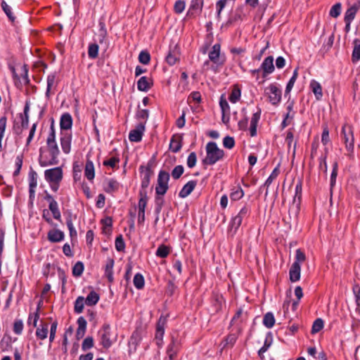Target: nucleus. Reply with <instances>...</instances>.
Here are the masks:
<instances>
[{"label": "nucleus", "instance_id": "nucleus-24", "mask_svg": "<svg viewBox=\"0 0 360 360\" xmlns=\"http://www.w3.org/2000/svg\"><path fill=\"white\" fill-rule=\"evenodd\" d=\"M300 272H301V266L300 264L297 262H293L292 264L290 271L289 276L290 280L291 282H297L300 278Z\"/></svg>", "mask_w": 360, "mask_h": 360}, {"label": "nucleus", "instance_id": "nucleus-49", "mask_svg": "<svg viewBox=\"0 0 360 360\" xmlns=\"http://www.w3.org/2000/svg\"><path fill=\"white\" fill-rule=\"evenodd\" d=\"M56 76L55 73L51 74L47 77V88L46 91V96L47 98L50 97L51 88L56 86Z\"/></svg>", "mask_w": 360, "mask_h": 360}, {"label": "nucleus", "instance_id": "nucleus-34", "mask_svg": "<svg viewBox=\"0 0 360 360\" xmlns=\"http://www.w3.org/2000/svg\"><path fill=\"white\" fill-rule=\"evenodd\" d=\"M142 337L141 332L138 330H135L129 339V347H134V351H136L137 346L140 344Z\"/></svg>", "mask_w": 360, "mask_h": 360}, {"label": "nucleus", "instance_id": "nucleus-44", "mask_svg": "<svg viewBox=\"0 0 360 360\" xmlns=\"http://www.w3.org/2000/svg\"><path fill=\"white\" fill-rule=\"evenodd\" d=\"M84 297L82 296H79L74 303V311L76 314H81L84 310Z\"/></svg>", "mask_w": 360, "mask_h": 360}, {"label": "nucleus", "instance_id": "nucleus-31", "mask_svg": "<svg viewBox=\"0 0 360 360\" xmlns=\"http://www.w3.org/2000/svg\"><path fill=\"white\" fill-rule=\"evenodd\" d=\"M49 324L47 323H41L36 330V336L37 339L44 340L48 337Z\"/></svg>", "mask_w": 360, "mask_h": 360}, {"label": "nucleus", "instance_id": "nucleus-17", "mask_svg": "<svg viewBox=\"0 0 360 360\" xmlns=\"http://www.w3.org/2000/svg\"><path fill=\"white\" fill-rule=\"evenodd\" d=\"M204 5V0H191L187 13L188 15H195L201 13Z\"/></svg>", "mask_w": 360, "mask_h": 360}, {"label": "nucleus", "instance_id": "nucleus-58", "mask_svg": "<svg viewBox=\"0 0 360 360\" xmlns=\"http://www.w3.org/2000/svg\"><path fill=\"white\" fill-rule=\"evenodd\" d=\"M184 168L182 165H176L172 171L171 175L174 180L179 179L184 174Z\"/></svg>", "mask_w": 360, "mask_h": 360}, {"label": "nucleus", "instance_id": "nucleus-57", "mask_svg": "<svg viewBox=\"0 0 360 360\" xmlns=\"http://www.w3.org/2000/svg\"><path fill=\"white\" fill-rule=\"evenodd\" d=\"M323 326H324L323 321L321 318L316 319L314 321L312 327H311V334H315V333H319L323 328Z\"/></svg>", "mask_w": 360, "mask_h": 360}, {"label": "nucleus", "instance_id": "nucleus-40", "mask_svg": "<svg viewBox=\"0 0 360 360\" xmlns=\"http://www.w3.org/2000/svg\"><path fill=\"white\" fill-rule=\"evenodd\" d=\"M302 191V181H301V180H299L295 186V196L293 198V204L297 203V207H299V205L301 202Z\"/></svg>", "mask_w": 360, "mask_h": 360}, {"label": "nucleus", "instance_id": "nucleus-50", "mask_svg": "<svg viewBox=\"0 0 360 360\" xmlns=\"http://www.w3.org/2000/svg\"><path fill=\"white\" fill-rule=\"evenodd\" d=\"M169 248L164 244H162L158 248L155 255L158 257L165 258L169 255Z\"/></svg>", "mask_w": 360, "mask_h": 360}, {"label": "nucleus", "instance_id": "nucleus-9", "mask_svg": "<svg viewBox=\"0 0 360 360\" xmlns=\"http://www.w3.org/2000/svg\"><path fill=\"white\" fill-rule=\"evenodd\" d=\"M46 150L51 153L52 156H53V158H55L56 156L58 157L60 150L56 141V132L53 124H51L50 127V131L46 139Z\"/></svg>", "mask_w": 360, "mask_h": 360}, {"label": "nucleus", "instance_id": "nucleus-60", "mask_svg": "<svg viewBox=\"0 0 360 360\" xmlns=\"http://www.w3.org/2000/svg\"><path fill=\"white\" fill-rule=\"evenodd\" d=\"M150 60V53L147 51H141L139 55V61L143 65H148Z\"/></svg>", "mask_w": 360, "mask_h": 360}, {"label": "nucleus", "instance_id": "nucleus-22", "mask_svg": "<svg viewBox=\"0 0 360 360\" xmlns=\"http://www.w3.org/2000/svg\"><path fill=\"white\" fill-rule=\"evenodd\" d=\"M183 137L181 135H173L169 143V149L173 153H178L182 147Z\"/></svg>", "mask_w": 360, "mask_h": 360}, {"label": "nucleus", "instance_id": "nucleus-16", "mask_svg": "<svg viewBox=\"0 0 360 360\" xmlns=\"http://www.w3.org/2000/svg\"><path fill=\"white\" fill-rule=\"evenodd\" d=\"M260 69L262 70V77L265 78L269 74H271L274 70V57L269 56L266 57L262 62Z\"/></svg>", "mask_w": 360, "mask_h": 360}, {"label": "nucleus", "instance_id": "nucleus-13", "mask_svg": "<svg viewBox=\"0 0 360 360\" xmlns=\"http://www.w3.org/2000/svg\"><path fill=\"white\" fill-rule=\"evenodd\" d=\"M60 141L63 153L68 154L71 150L72 133L68 131H60Z\"/></svg>", "mask_w": 360, "mask_h": 360}, {"label": "nucleus", "instance_id": "nucleus-15", "mask_svg": "<svg viewBox=\"0 0 360 360\" xmlns=\"http://www.w3.org/2000/svg\"><path fill=\"white\" fill-rule=\"evenodd\" d=\"M145 131V123H139L129 134V139L132 142H139L142 139Z\"/></svg>", "mask_w": 360, "mask_h": 360}, {"label": "nucleus", "instance_id": "nucleus-45", "mask_svg": "<svg viewBox=\"0 0 360 360\" xmlns=\"http://www.w3.org/2000/svg\"><path fill=\"white\" fill-rule=\"evenodd\" d=\"M263 324L267 328H271L275 324V318L271 312H267L263 318Z\"/></svg>", "mask_w": 360, "mask_h": 360}, {"label": "nucleus", "instance_id": "nucleus-41", "mask_svg": "<svg viewBox=\"0 0 360 360\" xmlns=\"http://www.w3.org/2000/svg\"><path fill=\"white\" fill-rule=\"evenodd\" d=\"M297 77H298V68L295 69V70L293 71L292 76L291 77V78L290 79V80L288 81V82L286 85L285 90V96L288 95L291 91Z\"/></svg>", "mask_w": 360, "mask_h": 360}, {"label": "nucleus", "instance_id": "nucleus-39", "mask_svg": "<svg viewBox=\"0 0 360 360\" xmlns=\"http://www.w3.org/2000/svg\"><path fill=\"white\" fill-rule=\"evenodd\" d=\"M99 299L100 297L98 294L94 290H92L89 293L86 298L84 299L85 304L87 306H94L98 303Z\"/></svg>", "mask_w": 360, "mask_h": 360}, {"label": "nucleus", "instance_id": "nucleus-52", "mask_svg": "<svg viewBox=\"0 0 360 360\" xmlns=\"http://www.w3.org/2000/svg\"><path fill=\"white\" fill-rule=\"evenodd\" d=\"M179 349V344L176 338L172 335L171 342L167 348V352H178Z\"/></svg>", "mask_w": 360, "mask_h": 360}, {"label": "nucleus", "instance_id": "nucleus-54", "mask_svg": "<svg viewBox=\"0 0 360 360\" xmlns=\"http://www.w3.org/2000/svg\"><path fill=\"white\" fill-rule=\"evenodd\" d=\"M1 6L2 10L6 13V15H7L8 19L11 22H13L15 20V15H13V13L11 11V6H8L4 0H3L1 1Z\"/></svg>", "mask_w": 360, "mask_h": 360}, {"label": "nucleus", "instance_id": "nucleus-10", "mask_svg": "<svg viewBox=\"0 0 360 360\" xmlns=\"http://www.w3.org/2000/svg\"><path fill=\"white\" fill-rule=\"evenodd\" d=\"M341 134L343 136V140L347 150L349 153H352L354 150V135L352 127L351 126H343L342 127Z\"/></svg>", "mask_w": 360, "mask_h": 360}, {"label": "nucleus", "instance_id": "nucleus-47", "mask_svg": "<svg viewBox=\"0 0 360 360\" xmlns=\"http://www.w3.org/2000/svg\"><path fill=\"white\" fill-rule=\"evenodd\" d=\"M243 11L242 8H237L235 11L234 15L230 18L226 22L225 25L229 27L231 25L233 22L243 19Z\"/></svg>", "mask_w": 360, "mask_h": 360}, {"label": "nucleus", "instance_id": "nucleus-55", "mask_svg": "<svg viewBox=\"0 0 360 360\" xmlns=\"http://www.w3.org/2000/svg\"><path fill=\"white\" fill-rule=\"evenodd\" d=\"M84 264L82 262H77L72 267V275L76 277L81 276L84 271Z\"/></svg>", "mask_w": 360, "mask_h": 360}, {"label": "nucleus", "instance_id": "nucleus-3", "mask_svg": "<svg viewBox=\"0 0 360 360\" xmlns=\"http://www.w3.org/2000/svg\"><path fill=\"white\" fill-rule=\"evenodd\" d=\"M250 214V207L248 204H245L238 213L231 219L229 223L230 231L233 232V234L236 233L239 227L242 224L243 220L248 218Z\"/></svg>", "mask_w": 360, "mask_h": 360}, {"label": "nucleus", "instance_id": "nucleus-27", "mask_svg": "<svg viewBox=\"0 0 360 360\" xmlns=\"http://www.w3.org/2000/svg\"><path fill=\"white\" fill-rule=\"evenodd\" d=\"M84 176L89 181H92L95 177L94 165L88 156L86 157V162L84 168Z\"/></svg>", "mask_w": 360, "mask_h": 360}, {"label": "nucleus", "instance_id": "nucleus-63", "mask_svg": "<svg viewBox=\"0 0 360 360\" xmlns=\"http://www.w3.org/2000/svg\"><path fill=\"white\" fill-rule=\"evenodd\" d=\"M223 146L228 149H232L235 146V139L233 137L226 136L223 139Z\"/></svg>", "mask_w": 360, "mask_h": 360}, {"label": "nucleus", "instance_id": "nucleus-35", "mask_svg": "<svg viewBox=\"0 0 360 360\" xmlns=\"http://www.w3.org/2000/svg\"><path fill=\"white\" fill-rule=\"evenodd\" d=\"M272 343V337L271 333H269L266 337L264 345L259 349L258 355L262 360L264 359V353H265Z\"/></svg>", "mask_w": 360, "mask_h": 360}, {"label": "nucleus", "instance_id": "nucleus-26", "mask_svg": "<svg viewBox=\"0 0 360 360\" xmlns=\"http://www.w3.org/2000/svg\"><path fill=\"white\" fill-rule=\"evenodd\" d=\"M152 85V79L146 76L141 77L137 82V88L141 91H148L151 88Z\"/></svg>", "mask_w": 360, "mask_h": 360}, {"label": "nucleus", "instance_id": "nucleus-28", "mask_svg": "<svg viewBox=\"0 0 360 360\" xmlns=\"http://www.w3.org/2000/svg\"><path fill=\"white\" fill-rule=\"evenodd\" d=\"M280 173V170H279V165H278L276 167L274 168V169L272 171V172L271 173L270 176L267 178V179L265 181L264 184L260 186L259 189L261 190L263 187H266V193H265V195L266 196L268 195V193H269V187L270 186V185L272 184L273 181L274 179H276L278 174Z\"/></svg>", "mask_w": 360, "mask_h": 360}, {"label": "nucleus", "instance_id": "nucleus-62", "mask_svg": "<svg viewBox=\"0 0 360 360\" xmlns=\"http://www.w3.org/2000/svg\"><path fill=\"white\" fill-rule=\"evenodd\" d=\"M115 248L118 252H122L125 249V243L122 235L118 236L115 238Z\"/></svg>", "mask_w": 360, "mask_h": 360}, {"label": "nucleus", "instance_id": "nucleus-51", "mask_svg": "<svg viewBox=\"0 0 360 360\" xmlns=\"http://www.w3.org/2000/svg\"><path fill=\"white\" fill-rule=\"evenodd\" d=\"M98 45L96 43L90 44L88 47V56L91 59H95L98 56Z\"/></svg>", "mask_w": 360, "mask_h": 360}, {"label": "nucleus", "instance_id": "nucleus-14", "mask_svg": "<svg viewBox=\"0 0 360 360\" xmlns=\"http://www.w3.org/2000/svg\"><path fill=\"white\" fill-rule=\"evenodd\" d=\"M180 59V53L177 45L169 47V52L165 58L167 63L172 66L175 65Z\"/></svg>", "mask_w": 360, "mask_h": 360}, {"label": "nucleus", "instance_id": "nucleus-37", "mask_svg": "<svg viewBox=\"0 0 360 360\" xmlns=\"http://www.w3.org/2000/svg\"><path fill=\"white\" fill-rule=\"evenodd\" d=\"M244 195V191L240 186H234L231 188L230 198L233 201L241 199Z\"/></svg>", "mask_w": 360, "mask_h": 360}, {"label": "nucleus", "instance_id": "nucleus-56", "mask_svg": "<svg viewBox=\"0 0 360 360\" xmlns=\"http://www.w3.org/2000/svg\"><path fill=\"white\" fill-rule=\"evenodd\" d=\"M66 224L68 228V230L70 231V236L72 238H75L77 236V231L75 230L73 223H72V215L69 214L66 217Z\"/></svg>", "mask_w": 360, "mask_h": 360}, {"label": "nucleus", "instance_id": "nucleus-53", "mask_svg": "<svg viewBox=\"0 0 360 360\" xmlns=\"http://www.w3.org/2000/svg\"><path fill=\"white\" fill-rule=\"evenodd\" d=\"M219 106L221 110V114L231 113V108L225 96L222 94L219 99Z\"/></svg>", "mask_w": 360, "mask_h": 360}, {"label": "nucleus", "instance_id": "nucleus-12", "mask_svg": "<svg viewBox=\"0 0 360 360\" xmlns=\"http://www.w3.org/2000/svg\"><path fill=\"white\" fill-rule=\"evenodd\" d=\"M63 176V169L60 167L49 169L44 172V178L48 182H60Z\"/></svg>", "mask_w": 360, "mask_h": 360}, {"label": "nucleus", "instance_id": "nucleus-64", "mask_svg": "<svg viewBox=\"0 0 360 360\" xmlns=\"http://www.w3.org/2000/svg\"><path fill=\"white\" fill-rule=\"evenodd\" d=\"M185 6H186L185 1L177 0L174 4V11L176 13L180 14L184 11Z\"/></svg>", "mask_w": 360, "mask_h": 360}, {"label": "nucleus", "instance_id": "nucleus-8", "mask_svg": "<svg viewBox=\"0 0 360 360\" xmlns=\"http://www.w3.org/2000/svg\"><path fill=\"white\" fill-rule=\"evenodd\" d=\"M167 321V317L161 315L156 324L155 340L158 347H161L163 345V337Z\"/></svg>", "mask_w": 360, "mask_h": 360}, {"label": "nucleus", "instance_id": "nucleus-43", "mask_svg": "<svg viewBox=\"0 0 360 360\" xmlns=\"http://www.w3.org/2000/svg\"><path fill=\"white\" fill-rule=\"evenodd\" d=\"M99 27H100V29L98 30V34L97 36L98 37L97 41H98V43L103 44L106 39L108 32H107V30L105 28V23L103 22H99Z\"/></svg>", "mask_w": 360, "mask_h": 360}, {"label": "nucleus", "instance_id": "nucleus-61", "mask_svg": "<svg viewBox=\"0 0 360 360\" xmlns=\"http://www.w3.org/2000/svg\"><path fill=\"white\" fill-rule=\"evenodd\" d=\"M342 4L340 3H336L332 6L330 10V15L333 18H338L341 13Z\"/></svg>", "mask_w": 360, "mask_h": 360}, {"label": "nucleus", "instance_id": "nucleus-38", "mask_svg": "<svg viewBox=\"0 0 360 360\" xmlns=\"http://www.w3.org/2000/svg\"><path fill=\"white\" fill-rule=\"evenodd\" d=\"M354 49L352 54V61L356 63L360 60V39H355L353 41Z\"/></svg>", "mask_w": 360, "mask_h": 360}, {"label": "nucleus", "instance_id": "nucleus-59", "mask_svg": "<svg viewBox=\"0 0 360 360\" xmlns=\"http://www.w3.org/2000/svg\"><path fill=\"white\" fill-rule=\"evenodd\" d=\"M94 345V338L92 337L88 336L86 337L82 343V349L85 352L91 348H92Z\"/></svg>", "mask_w": 360, "mask_h": 360}, {"label": "nucleus", "instance_id": "nucleus-20", "mask_svg": "<svg viewBox=\"0 0 360 360\" xmlns=\"http://www.w3.org/2000/svg\"><path fill=\"white\" fill-rule=\"evenodd\" d=\"M28 179L30 197L32 198L34 196L35 188L37 186V174L32 168L29 172Z\"/></svg>", "mask_w": 360, "mask_h": 360}, {"label": "nucleus", "instance_id": "nucleus-2", "mask_svg": "<svg viewBox=\"0 0 360 360\" xmlns=\"http://www.w3.org/2000/svg\"><path fill=\"white\" fill-rule=\"evenodd\" d=\"M154 166L155 160L153 158L147 162L146 165H141L139 167V170L141 177L140 190L147 191V188L149 186L150 183V179L154 174Z\"/></svg>", "mask_w": 360, "mask_h": 360}, {"label": "nucleus", "instance_id": "nucleus-32", "mask_svg": "<svg viewBox=\"0 0 360 360\" xmlns=\"http://www.w3.org/2000/svg\"><path fill=\"white\" fill-rule=\"evenodd\" d=\"M310 89L312 92L314 94L316 99L319 101L321 99L323 96L322 87L320 83L315 79H312L310 82Z\"/></svg>", "mask_w": 360, "mask_h": 360}, {"label": "nucleus", "instance_id": "nucleus-7", "mask_svg": "<svg viewBox=\"0 0 360 360\" xmlns=\"http://www.w3.org/2000/svg\"><path fill=\"white\" fill-rule=\"evenodd\" d=\"M58 163V156L53 158L51 153L46 148H39V164L41 167H45L50 165H55Z\"/></svg>", "mask_w": 360, "mask_h": 360}, {"label": "nucleus", "instance_id": "nucleus-48", "mask_svg": "<svg viewBox=\"0 0 360 360\" xmlns=\"http://www.w3.org/2000/svg\"><path fill=\"white\" fill-rule=\"evenodd\" d=\"M49 208L52 212L53 218L57 220H60L61 214L58 208V202L56 200L49 203Z\"/></svg>", "mask_w": 360, "mask_h": 360}, {"label": "nucleus", "instance_id": "nucleus-4", "mask_svg": "<svg viewBox=\"0 0 360 360\" xmlns=\"http://www.w3.org/2000/svg\"><path fill=\"white\" fill-rule=\"evenodd\" d=\"M221 46L219 44H215L212 50L208 53L210 60L212 62L215 66H212V69L216 72L217 68L222 67L225 63V57L220 56Z\"/></svg>", "mask_w": 360, "mask_h": 360}, {"label": "nucleus", "instance_id": "nucleus-33", "mask_svg": "<svg viewBox=\"0 0 360 360\" xmlns=\"http://www.w3.org/2000/svg\"><path fill=\"white\" fill-rule=\"evenodd\" d=\"M120 188V183L114 179H110L106 181V185L104 190L108 193H113L117 192Z\"/></svg>", "mask_w": 360, "mask_h": 360}, {"label": "nucleus", "instance_id": "nucleus-21", "mask_svg": "<svg viewBox=\"0 0 360 360\" xmlns=\"http://www.w3.org/2000/svg\"><path fill=\"white\" fill-rule=\"evenodd\" d=\"M47 238L51 243H59L64 240L65 234L59 229H51L47 233Z\"/></svg>", "mask_w": 360, "mask_h": 360}, {"label": "nucleus", "instance_id": "nucleus-19", "mask_svg": "<svg viewBox=\"0 0 360 360\" xmlns=\"http://www.w3.org/2000/svg\"><path fill=\"white\" fill-rule=\"evenodd\" d=\"M197 183L196 180H191L188 181L179 191V197L181 198L188 197L196 187Z\"/></svg>", "mask_w": 360, "mask_h": 360}, {"label": "nucleus", "instance_id": "nucleus-29", "mask_svg": "<svg viewBox=\"0 0 360 360\" xmlns=\"http://www.w3.org/2000/svg\"><path fill=\"white\" fill-rule=\"evenodd\" d=\"M139 200L138 202L139 211H145L148 201L147 191L139 190Z\"/></svg>", "mask_w": 360, "mask_h": 360}, {"label": "nucleus", "instance_id": "nucleus-46", "mask_svg": "<svg viewBox=\"0 0 360 360\" xmlns=\"http://www.w3.org/2000/svg\"><path fill=\"white\" fill-rule=\"evenodd\" d=\"M133 283L136 289H143L145 285V280L143 275L140 273L136 274L133 279Z\"/></svg>", "mask_w": 360, "mask_h": 360}, {"label": "nucleus", "instance_id": "nucleus-36", "mask_svg": "<svg viewBox=\"0 0 360 360\" xmlns=\"http://www.w3.org/2000/svg\"><path fill=\"white\" fill-rule=\"evenodd\" d=\"M163 196H164V195L155 194V212L158 215V217H156L155 221V223L159 219L158 215L160 213V212H161V210L162 209V207L164 206V204H165V200H164Z\"/></svg>", "mask_w": 360, "mask_h": 360}, {"label": "nucleus", "instance_id": "nucleus-23", "mask_svg": "<svg viewBox=\"0 0 360 360\" xmlns=\"http://www.w3.org/2000/svg\"><path fill=\"white\" fill-rule=\"evenodd\" d=\"M72 126V118L70 114L66 112L62 115L60 120V130L68 131L70 129Z\"/></svg>", "mask_w": 360, "mask_h": 360}, {"label": "nucleus", "instance_id": "nucleus-18", "mask_svg": "<svg viewBox=\"0 0 360 360\" xmlns=\"http://www.w3.org/2000/svg\"><path fill=\"white\" fill-rule=\"evenodd\" d=\"M262 113V110L260 108H257V112L253 113L252 117L250 120V135L252 137H254L257 135V128L258 125V122L260 120Z\"/></svg>", "mask_w": 360, "mask_h": 360}, {"label": "nucleus", "instance_id": "nucleus-6", "mask_svg": "<svg viewBox=\"0 0 360 360\" xmlns=\"http://www.w3.org/2000/svg\"><path fill=\"white\" fill-rule=\"evenodd\" d=\"M169 174L165 171L160 170L158 173L157 186L155 187V194L165 195L169 188Z\"/></svg>", "mask_w": 360, "mask_h": 360}, {"label": "nucleus", "instance_id": "nucleus-1", "mask_svg": "<svg viewBox=\"0 0 360 360\" xmlns=\"http://www.w3.org/2000/svg\"><path fill=\"white\" fill-rule=\"evenodd\" d=\"M205 149L206 157L202 160L204 165H213L224 156V150L220 149L215 142L207 143Z\"/></svg>", "mask_w": 360, "mask_h": 360}, {"label": "nucleus", "instance_id": "nucleus-42", "mask_svg": "<svg viewBox=\"0 0 360 360\" xmlns=\"http://www.w3.org/2000/svg\"><path fill=\"white\" fill-rule=\"evenodd\" d=\"M240 96H241V91L237 85H235L233 89L231 91V93L229 97V99L232 103H236V102H238L240 100Z\"/></svg>", "mask_w": 360, "mask_h": 360}, {"label": "nucleus", "instance_id": "nucleus-5", "mask_svg": "<svg viewBox=\"0 0 360 360\" xmlns=\"http://www.w3.org/2000/svg\"><path fill=\"white\" fill-rule=\"evenodd\" d=\"M101 345L105 349H109L116 342L117 338H112L111 329L109 324H104L98 332Z\"/></svg>", "mask_w": 360, "mask_h": 360}, {"label": "nucleus", "instance_id": "nucleus-30", "mask_svg": "<svg viewBox=\"0 0 360 360\" xmlns=\"http://www.w3.org/2000/svg\"><path fill=\"white\" fill-rule=\"evenodd\" d=\"M29 111H30V102L26 101L23 113L20 114L21 119V127L22 129H27L29 125Z\"/></svg>", "mask_w": 360, "mask_h": 360}, {"label": "nucleus", "instance_id": "nucleus-25", "mask_svg": "<svg viewBox=\"0 0 360 360\" xmlns=\"http://www.w3.org/2000/svg\"><path fill=\"white\" fill-rule=\"evenodd\" d=\"M114 259L112 258H108L106 261V264L105 265V276L107 278L109 283H112L114 281L113 277V266H114Z\"/></svg>", "mask_w": 360, "mask_h": 360}, {"label": "nucleus", "instance_id": "nucleus-11", "mask_svg": "<svg viewBox=\"0 0 360 360\" xmlns=\"http://www.w3.org/2000/svg\"><path fill=\"white\" fill-rule=\"evenodd\" d=\"M266 91L269 95V101L272 105H277L281 102L282 91L275 84H271L266 89Z\"/></svg>", "mask_w": 360, "mask_h": 360}]
</instances>
